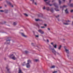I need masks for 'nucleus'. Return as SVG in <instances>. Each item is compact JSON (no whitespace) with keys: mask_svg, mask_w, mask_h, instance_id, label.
Listing matches in <instances>:
<instances>
[{"mask_svg":"<svg viewBox=\"0 0 73 73\" xmlns=\"http://www.w3.org/2000/svg\"><path fill=\"white\" fill-rule=\"evenodd\" d=\"M64 48L65 49V51L67 53H69V50L67 49L66 48H65V47H64Z\"/></svg>","mask_w":73,"mask_h":73,"instance_id":"obj_6","label":"nucleus"},{"mask_svg":"<svg viewBox=\"0 0 73 73\" xmlns=\"http://www.w3.org/2000/svg\"><path fill=\"white\" fill-rule=\"evenodd\" d=\"M2 8V7H0V9H1V8Z\"/></svg>","mask_w":73,"mask_h":73,"instance_id":"obj_43","label":"nucleus"},{"mask_svg":"<svg viewBox=\"0 0 73 73\" xmlns=\"http://www.w3.org/2000/svg\"><path fill=\"white\" fill-rule=\"evenodd\" d=\"M63 0V1H65V0Z\"/></svg>","mask_w":73,"mask_h":73,"instance_id":"obj_44","label":"nucleus"},{"mask_svg":"<svg viewBox=\"0 0 73 73\" xmlns=\"http://www.w3.org/2000/svg\"><path fill=\"white\" fill-rule=\"evenodd\" d=\"M50 68H55V66H52Z\"/></svg>","mask_w":73,"mask_h":73,"instance_id":"obj_22","label":"nucleus"},{"mask_svg":"<svg viewBox=\"0 0 73 73\" xmlns=\"http://www.w3.org/2000/svg\"><path fill=\"white\" fill-rule=\"evenodd\" d=\"M30 1H32L33 2V3L35 4V5H37V3L36 2H35V1L34 0H30Z\"/></svg>","mask_w":73,"mask_h":73,"instance_id":"obj_9","label":"nucleus"},{"mask_svg":"<svg viewBox=\"0 0 73 73\" xmlns=\"http://www.w3.org/2000/svg\"><path fill=\"white\" fill-rule=\"evenodd\" d=\"M73 12V10H71V12Z\"/></svg>","mask_w":73,"mask_h":73,"instance_id":"obj_35","label":"nucleus"},{"mask_svg":"<svg viewBox=\"0 0 73 73\" xmlns=\"http://www.w3.org/2000/svg\"><path fill=\"white\" fill-rule=\"evenodd\" d=\"M17 24V23H15V22H14V23H13V25H16Z\"/></svg>","mask_w":73,"mask_h":73,"instance_id":"obj_28","label":"nucleus"},{"mask_svg":"<svg viewBox=\"0 0 73 73\" xmlns=\"http://www.w3.org/2000/svg\"><path fill=\"white\" fill-rule=\"evenodd\" d=\"M65 12L66 13H68V9H66V10H65Z\"/></svg>","mask_w":73,"mask_h":73,"instance_id":"obj_14","label":"nucleus"},{"mask_svg":"<svg viewBox=\"0 0 73 73\" xmlns=\"http://www.w3.org/2000/svg\"><path fill=\"white\" fill-rule=\"evenodd\" d=\"M21 34L22 36H23V37H27V36L25 35H24V33H21Z\"/></svg>","mask_w":73,"mask_h":73,"instance_id":"obj_8","label":"nucleus"},{"mask_svg":"<svg viewBox=\"0 0 73 73\" xmlns=\"http://www.w3.org/2000/svg\"><path fill=\"white\" fill-rule=\"evenodd\" d=\"M24 15L25 16H28V15L27 14H24Z\"/></svg>","mask_w":73,"mask_h":73,"instance_id":"obj_27","label":"nucleus"},{"mask_svg":"<svg viewBox=\"0 0 73 73\" xmlns=\"http://www.w3.org/2000/svg\"><path fill=\"white\" fill-rule=\"evenodd\" d=\"M24 63H25V62H24Z\"/></svg>","mask_w":73,"mask_h":73,"instance_id":"obj_50","label":"nucleus"},{"mask_svg":"<svg viewBox=\"0 0 73 73\" xmlns=\"http://www.w3.org/2000/svg\"><path fill=\"white\" fill-rule=\"evenodd\" d=\"M51 44H52V45H53V43H51Z\"/></svg>","mask_w":73,"mask_h":73,"instance_id":"obj_38","label":"nucleus"},{"mask_svg":"<svg viewBox=\"0 0 73 73\" xmlns=\"http://www.w3.org/2000/svg\"><path fill=\"white\" fill-rule=\"evenodd\" d=\"M25 53H26V54H27V53H28V52L27 51H25Z\"/></svg>","mask_w":73,"mask_h":73,"instance_id":"obj_26","label":"nucleus"},{"mask_svg":"<svg viewBox=\"0 0 73 73\" xmlns=\"http://www.w3.org/2000/svg\"><path fill=\"white\" fill-rule=\"evenodd\" d=\"M48 0H44V1H46Z\"/></svg>","mask_w":73,"mask_h":73,"instance_id":"obj_41","label":"nucleus"},{"mask_svg":"<svg viewBox=\"0 0 73 73\" xmlns=\"http://www.w3.org/2000/svg\"><path fill=\"white\" fill-rule=\"evenodd\" d=\"M50 2V1H49V2H46V4H48V5H50V6H52V5L51 4H49Z\"/></svg>","mask_w":73,"mask_h":73,"instance_id":"obj_11","label":"nucleus"},{"mask_svg":"<svg viewBox=\"0 0 73 73\" xmlns=\"http://www.w3.org/2000/svg\"><path fill=\"white\" fill-rule=\"evenodd\" d=\"M18 73H23V72H22L21 70L19 69V72Z\"/></svg>","mask_w":73,"mask_h":73,"instance_id":"obj_16","label":"nucleus"},{"mask_svg":"<svg viewBox=\"0 0 73 73\" xmlns=\"http://www.w3.org/2000/svg\"><path fill=\"white\" fill-rule=\"evenodd\" d=\"M57 71H55L53 72V73H57Z\"/></svg>","mask_w":73,"mask_h":73,"instance_id":"obj_29","label":"nucleus"},{"mask_svg":"<svg viewBox=\"0 0 73 73\" xmlns=\"http://www.w3.org/2000/svg\"><path fill=\"white\" fill-rule=\"evenodd\" d=\"M38 32H40V33H41V34H43V33H44V31H41V30H39L38 31Z\"/></svg>","mask_w":73,"mask_h":73,"instance_id":"obj_5","label":"nucleus"},{"mask_svg":"<svg viewBox=\"0 0 73 73\" xmlns=\"http://www.w3.org/2000/svg\"><path fill=\"white\" fill-rule=\"evenodd\" d=\"M34 61H35L36 62H37V61H38V59H35L34 60Z\"/></svg>","mask_w":73,"mask_h":73,"instance_id":"obj_21","label":"nucleus"},{"mask_svg":"<svg viewBox=\"0 0 73 73\" xmlns=\"http://www.w3.org/2000/svg\"><path fill=\"white\" fill-rule=\"evenodd\" d=\"M13 57L12 58V59H13V60H15L16 58L15 57V56H13V54L11 55H10V57Z\"/></svg>","mask_w":73,"mask_h":73,"instance_id":"obj_4","label":"nucleus"},{"mask_svg":"<svg viewBox=\"0 0 73 73\" xmlns=\"http://www.w3.org/2000/svg\"><path fill=\"white\" fill-rule=\"evenodd\" d=\"M53 46L54 48H57V45L56 44H55V45H54V44H53Z\"/></svg>","mask_w":73,"mask_h":73,"instance_id":"obj_15","label":"nucleus"},{"mask_svg":"<svg viewBox=\"0 0 73 73\" xmlns=\"http://www.w3.org/2000/svg\"><path fill=\"white\" fill-rule=\"evenodd\" d=\"M54 5L55 6V7L57 8H58V6H57V5L56 3H54Z\"/></svg>","mask_w":73,"mask_h":73,"instance_id":"obj_12","label":"nucleus"},{"mask_svg":"<svg viewBox=\"0 0 73 73\" xmlns=\"http://www.w3.org/2000/svg\"><path fill=\"white\" fill-rule=\"evenodd\" d=\"M70 7H73V4H70Z\"/></svg>","mask_w":73,"mask_h":73,"instance_id":"obj_20","label":"nucleus"},{"mask_svg":"<svg viewBox=\"0 0 73 73\" xmlns=\"http://www.w3.org/2000/svg\"><path fill=\"white\" fill-rule=\"evenodd\" d=\"M66 22H67V23H64V25H69V23H68V22H70V21L68 20V21H66Z\"/></svg>","mask_w":73,"mask_h":73,"instance_id":"obj_7","label":"nucleus"},{"mask_svg":"<svg viewBox=\"0 0 73 73\" xmlns=\"http://www.w3.org/2000/svg\"><path fill=\"white\" fill-rule=\"evenodd\" d=\"M35 21H40V19H35Z\"/></svg>","mask_w":73,"mask_h":73,"instance_id":"obj_24","label":"nucleus"},{"mask_svg":"<svg viewBox=\"0 0 73 73\" xmlns=\"http://www.w3.org/2000/svg\"><path fill=\"white\" fill-rule=\"evenodd\" d=\"M6 69H7V71H8V72H9V69H8V67H6Z\"/></svg>","mask_w":73,"mask_h":73,"instance_id":"obj_18","label":"nucleus"},{"mask_svg":"<svg viewBox=\"0 0 73 73\" xmlns=\"http://www.w3.org/2000/svg\"><path fill=\"white\" fill-rule=\"evenodd\" d=\"M31 62V61L30 60H29L27 61V63L26 64L27 67L28 68L30 67V65H29V63Z\"/></svg>","mask_w":73,"mask_h":73,"instance_id":"obj_1","label":"nucleus"},{"mask_svg":"<svg viewBox=\"0 0 73 73\" xmlns=\"http://www.w3.org/2000/svg\"><path fill=\"white\" fill-rule=\"evenodd\" d=\"M71 0H70V1H69V2H70H70H71Z\"/></svg>","mask_w":73,"mask_h":73,"instance_id":"obj_42","label":"nucleus"},{"mask_svg":"<svg viewBox=\"0 0 73 73\" xmlns=\"http://www.w3.org/2000/svg\"><path fill=\"white\" fill-rule=\"evenodd\" d=\"M48 30L49 31H50V29H49V28H48Z\"/></svg>","mask_w":73,"mask_h":73,"instance_id":"obj_39","label":"nucleus"},{"mask_svg":"<svg viewBox=\"0 0 73 73\" xmlns=\"http://www.w3.org/2000/svg\"><path fill=\"white\" fill-rule=\"evenodd\" d=\"M67 6L65 5H64L63 6V7H60V8H62V9H63V8H66V7H67Z\"/></svg>","mask_w":73,"mask_h":73,"instance_id":"obj_10","label":"nucleus"},{"mask_svg":"<svg viewBox=\"0 0 73 73\" xmlns=\"http://www.w3.org/2000/svg\"><path fill=\"white\" fill-rule=\"evenodd\" d=\"M47 42H49V40H48V39L47 40Z\"/></svg>","mask_w":73,"mask_h":73,"instance_id":"obj_40","label":"nucleus"},{"mask_svg":"<svg viewBox=\"0 0 73 73\" xmlns=\"http://www.w3.org/2000/svg\"><path fill=\"white\" fill-rule=\"evenodd\" d=\"M44 26H45V27H46V24H44Z\"/></svg>","mask_w":73,"mask_h":73,"instance_id":"obj_36","label":"nucleus"},{"mask_svg":"<svg viewBox=\"0 0 73 73\" xmlns=\"http://www.w3.org/2000/svg\"><path fill=\"white\" fill-rule=\"evenodd\" d=\"M35 37H38V35H36L35 36Z\"/></svg>","mask_w":73,"mask_h":73,"instance_id":"obj_34","label":"nucleus"},{"mask_svg":"<svg viewBox=\"0 0 73 73\" xmlns=\"http://www.w3.org/2000/svg\"><path fill=\"white\" fill-rule=\"evenodd\" d=\"M46 9L47 10V11H49V7H46Z\"/></svg>","mask_w":73,"mask_h":73,"instance_id":"obj_23","label":"nucleus"},{"mask_svg":"<svg viewBox=\"0 0 73 73\" xmlns=\"http://www.w3.org/2000/svg\"><path fill=\"white\" fill-rule=\"evenodd\" d=\"M10 41H11V40H7V42H8L7 43V44H9V42H10Z\"/></svg>","mask_w":73,"mask_h":73,"instance_id":"obj_13","label":"nucleus"},{"mask_svg":"<svg viewBox=\"0 0 73 73\" xmlns=\"http://www.w3.org/2000/svg\"><path fill=\"white\" fill-rule=\"evenodd\" d=\"M7 4H8L9 5L11 6V7H13V5H12V4H11V3L9 2L8 1H7Z\"/></svg>","mask_w":73,"mask_h":73,"instance_id":"obj_3","label":"nucleus"},{"mask_svg":"<svg viewBox=\"0 0 73 73\" xmlns=\"http://www.w3.org/2000/svg\"><path fill=\"white\" fill-rule=\"evenodd\" d=\"M33 43H32V44L33 45Z\"/></svg>","mask_w":73,"mask_h":73,"instance_id":"obj_46","label":"nucleus"},{"mask_svg":"<svg viewBox=\"0 0 73 73\" xmlns=\"http://www.w3.org/2000/svg\"><path fill=\"white\" fill-rule=\"evenodd\" d=\"M5 7H6V6H5Z\"/></svg>","mask_w":73,"mask_h":73,"instance_id":"obj_48","label":"nucleus"},{"mask_svg":"<svg viewBox=\"0 0 73 73\" xmlns=\"http://www.w3.org/2000/svg\"><path fill=\"white\" fill-rule=\"evenodd\" d=\"M59 16V15H58V16H56V18H57Z\"/></svg>","mask_w":73,"mask_h":73,"instance_id":"obj_31","label":"nucleus"},{"mask_svg":"<svg viewBox=\"0 0 73 73\" xmlns=\"http://www.w3.org/2000/svg\"><path fill=\"white\" fill-rule=\"evenodd\" d=\"M51 50L52 51V53H54L55 55H56V53L57 54H59L58 53H57L56 52V51L55 50H54V48L51 49Z\"/></svg>","mask_w":73,"mask_h":73,"instance_id":"obj_2","label":"nucleus"},{"mask_svg":"<svg viewBox=\"0 0 73 73\" xmlns=\"http://www.w3.org/2000/svg\"><path fill=\"white\" fill-rule=\"evenodd\" d=\"M43 9H45V7H44L43 8Z\"/></svg>","mask_w":73,"mask_h":73,"instance_id":"obj_33","label":"nucleus"},{"mask_svg":"<svg viewBox=\"0 0 73 73\" xmlns=\"http://www.w3.org/2000/svg\"><path fill=\"white\" fill-rule=\"evenodd\" d=\"M41 28H45V27L44 26L42 27H41Z\"/></svg>","mask_w":73,"mask_h":73,"instance_id":"obj_32","label":"nucleus"},{"mask_svg":"<svg viewBox=\"0 0 73 73\" xmlns=\"http://www.w3.org/2000/svg\"><path fill=\"white\" fill-rule=\"evenodd\" d=\"M50 11H51V12H53V8L51 9Z\"/></svg>","mask_w":73,"mask_h":73,"instance_id":"obj_19","label":"nucleus"},{"mask_svg":"<svg viewBox=\"0 0 73 73\" xmlns=\"http://www.w3.org/2000/svg\"><path fill=\"white\" fill-rule=\"evenodd\" d=\"M56 11H59V10H56Z\"/></svg>","mask_w":73,"mask_h":73,"instance_id":"obj_37","label":"nucleus"},{"mask_svg":"<svg viewBox=\"0 0 73 73\" xmlns=\"http://www.w3.org/2000/svg\"><path fill=\"white\" fill-rule=\"evenodd\" d=\"M61 47H62V46H61V45H60L59 46V48H58V49H59V50H60V49H61Z\"/></svg>","mask_w":73,"mask_h":73,"instance_id":"obj_17","label":"nucleus"},{"mask_svg":"<svg viewBox=\"0 0 73 73\" xmlns=\"http://www.w3.org/2000/svg\"><path fill=\"white\" fill-rule=\"evenodd\" d=\"M59 4H61V1L60 0L59 1Z\"/></svg>","mask_w":73,"mask_h":73,"instance_id":"obj_25","label":"nucleus"},{"mask_svg":"<svg viewBox=\"0 0 73 73\" xmlns=\"http://www.w3.org/2000/svg\"><path fill=\"white\" fill-rule=\"evenodd\" d=\"M72 25H73V21L72 22Z\"/></svg>","mask_w":73,"mask_h":73,"instance_id":"obj_45","label":"nucleus"},{"mask_svg":"<svg viewBox=\"0 0 73 73\" xmlns=\"http://www.w3.org/2000/svg\"><path fill=\"white\" fill-rule=\"evenodd\" d=\"M52 2H53V1H52Z\"/></svg>","mask_w":73,"mask_h":73,"instance_id":"obj_49","label":"nucleus"},{"mask_svg":"<svg viewBox=\"0 0 73 73\" xmlns=\"http://www.w3.org/2000/svg\"><path fill=\"white\" fill-rule=\"evenodd\" d=\"M0 12H4V11H3V10H0Z\"/></svg>","mask_w":73,"mask_h":73,"instance_id":"obj_30","label":"nucleus"},{"mask_svg":"<svg viewBox=\"0 0 73 73\" xmlns=\"http://www.w3.org/2000/svg\"><path fill=\"white\" fill-rule=\"evenodd\" d=\"M23 66H24V64H23Z\"/></svg>","mask_w":73,"mask_h":73,"instance_id":"obj_47","label":"nucleus"}]
</instances>
